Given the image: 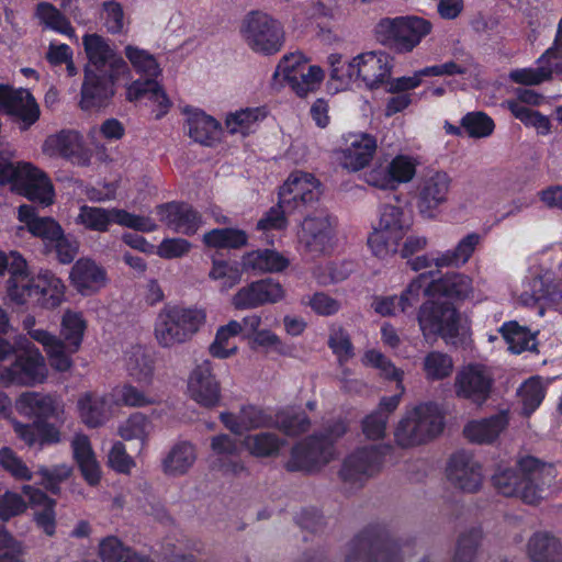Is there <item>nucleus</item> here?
<instances>
[{
    "label": "nucleus",
    "mask_w": 562,
    "mask_h": 562,
    "mask_svg": "<svg viewBox=\"0 0 562 562\" xmlns=\"http://www.w3.org/2000/svg\"><path fill=\"white\" fill-rule=\"evenodd\" d=\"M347 424L333 420L323 430L297 442L285 463L288 471L313 472L336 458L335 442L347 432Z\"/></svg>",
    "instance_id": "nucleus-1"
},
{
    "label": "nucleus",
    "mask_w": 562,
    "mask_h": 562,
    "mask_svg": "<svg viewBox=\"0 0 562 562\" xmlns=\"http://www.w3.org/2000/svg\"><path fill=\"white\" fill-rule=\"evenodd\" d=\"M205 321L202 310L180 305H165L157 314L154 336L162 348H172L189 341Z\"/></svg>",
    "instance_id": "nucleus-2"
},
{
    "label": "nucleus",
    "mask_w": 562,
    "mask_h": 562,
    "mask_svg": "<svg viewBox=\"0 0 562 562\" xmlns=\"http://www.w3.org/2000/svg\"><path fill=\"white\" fill-rule=\"evenodd\" d=\"M0 183L12 188L29 200L42 205L54 201V187L47 175L29 162H12L0 156Z\"/></svg>",
    "instance_id": "nucleus-3"
},
{
    "label": "nucleus",
    "mask_w": 562,
    "mask_h": 562,
    "mask_svg": "<svg viewBox=\"0 0 562 562\" xmlns=\"http://www.w3.org/2000/svg\"><path fill=\"white\" fill-rule=\"evenodd\" d=\"M443 429V417L430 403L419 404L407 411L400 420L394 436L403 448L423 445L437 437Z\"/></svg>",
    "instance_id": "nucleus-4"
},
{
    "label": "nucleus",
    "mask_w": 562,
    "mask_h": 562,
    "mask_svg": "<svg viewBox=\"0 0 562 562\" xmlns=\"http://www.w3.org/2000/svg\"><path fill=\"white\" fill-rule=\"evenodd\" d=\"M431 30L430 21L417 15H406L381 19L374 33L382 45L400 53H409Z\"/></svg>",
    "instance_id": "nucleus-5"
},
{
    "label": "nucleus",
    "mask_w": 562,
    "mask_h": 562,
    "mask_svg": "<svg viewBox=\"0 0 562 562\" xmlns=\"http://www.w3.org/2000/svg\"><path fill=\"white\" fill-rule=\"evenodd\" d=\"M418 323L425 338L439 336L447 344H454L460 334V314L449 302H425L419 307Z\"/></svg>",
    "instance_id": "nucleus-6"
},
{
    "label": "nucleus",
    "mask_w": 562,
    "mask_h": 562,
    "mask_svg": "<svg viewBox=\"0 0 562 562\" xmlns=\"http://www.w3.org/2000/svg\"><path fill=\"white\" fill-rule=\"evenodd\" d=\"M76 223L87 229L101 233L108 232L111 223L147 233L154 232L157 228V225L150 217L136 215L115 207L103 209L89 205H82L79 209Z\"/></svg>",
    "instance_id": "nucleus-7"
},
{
    "label": "nucleus",
    "mask_w": 562,
    "mask_h": 562,
    "mask_svg": "<svg viewBox=\"0 0 562 562\" xmlns=\"http://www.w3.org/2000/svg\"><path fill=\"white\" fill-rule=\"evenodd\" d=\"M24 348H16L24 352L16 357L15 361L0 369V384L31 385L42 382L46 376L45 359L37 348L29 340Z\"/></svg>",
    "instance_id": "nucleus-8"
},
{
    "label": "nucleus",
    "mask_w": 562,
    "mask_h": 562,
    "mask_svg": "<svg viewBox=\"0 0 562 562\" xmlns=\"http://www.w3.org/2000/svg\"><path fill=\"white\" fill-rule=\"evenodd\" d=\"M82 45L88 58L85 70L90 69L94 74L109 75L111 78H120L127 74L126 63L104 37L86 34L82 37Z\"/></svg>",
    "instance_id": "nucleus-9"
},
{
    "label": "nucleus",
    "mask_w": 562,
    "mask_h": 562,
    "mask_svg": "<svg viewBox=\"0 0 562 562\" xmlns=\"http://www.w3.org/2000/svg\"><path fill=\"white\" fill-rule=\"evenodd\" d=\"M393 57L382 50L366 52L347 65L346 76L361 80L367 88L375 89L386 82L392 74Z\"/></svg>",
    "instance_id": "nucleus-10"
},
{
    "label": "nucleus",
    "mask_w": 562,
    "mask_h": 562,
    "mask_svg": "<svg viewBox=\"0 0 562 562\" xmlns=\"http://www.w3.org/2000/svg\"><path fill=\"white\" fill-rule=\"evenodd\" d=\"M244 37L255 50L263 54L279 52L283 42V32L280 24L268 14L250 13L245 20Z\"/></svg>",
    "instance_id": "nucleus-11"
},
{
    "label": "nucleus",
    "mask_w": 562,
    "mask_h": 562,
    "mask_svg": "<svg viewBox=\"0 0 562 562\" xmlns=\"http://www.w3.org/2000/svg\"><path fill=\"white\" fill-rule=\"evenodd\" d=\"M321 196V183L311 173L293 172L280 188V206L288 211L303 212Z\"/></svg>",
    "instance_id": "nucleus-12"
},
{
    "label": "nucleus",
    "mask_w": 562,
    "mask_h": 562,
    "mask_svg": "<svg viewBox=\"0 0 562 562\" xmlns=\"http://www.w3.org/2000/svg\"><path fill=\"white\" fill-rule=\"evenodd\" d=\"M493 382V375L485 366L468 364L456 374L454 392L460 398L482 405L490 397Z\"/></svg>",
    "instance_id": "nucleus-13"
},
{
    "label": "nucleus",
    "mask_w": 562,
    "mask_h": 562,
    "mask_svg": "<svg viewBox=\"0 0 562 562\" xmlns=\"http://www.w3.org/2000/svg\"><path fill=\"white\" fill-rule=\"evenodd\" d=\"M517 464L525 482L522 501L527 504H537L553 483L557 471L553 465L530 456L520 458Z\"/></svg>",
    "instance_id": "nucleus-14"
},
{
    "label": "nucleus",
    "mask_w": 562,
    "mask_h": 562,
    "mask_svg": "<svg viewBox=\"0 0 562 562\" xmlns=\"http://www.w3.org/2000/svg\"><path fill=\"white\" fill-rule=\"evenodd\" d=\"M385 451L387 448L378 447L356 450L342 463L339 472L341 480L351 485L362 484L381 470Z\"/></svg>",
    "instance_id": "nucleus-15"
},
{
    "label": "nucleus",
    "mask_w": 562,
    "mask_h": 562,
    "mask_svg": "<svg viewBox=\"0 0 562 562\" xmlns=\"http://www.w3.org/2000/svg\"><path fill=\"white\" fill-rule=\"evenodd\" d=\"M284 297V290L272 279L254 281L240 288L232 297V305L238 310H251L265 304H272Z\"/></svg>",
    "instance_id": "nucleus-16"
},
{
    "label": "nucleus",
    "mask_w": 562,
    "mask_h": 562,
    "mask_svg": "<svg viewBox=\"0 0 562 562\" xmlns=\"http://www.w3.org/2000/svg\"><path fill=\"white\" fill-rule=\"evenodd\" d=\"M447 476L452 485L469 493L477 492L484 479L480 462L465 451H459L451 457Z\"/></svg>",
    "instance_id": "nucleus-17"
},
{
    "label": "nucleus",
    "mask_w": 562,
    "mask_h": 562,
    "mask_svg": "<svg viewBox=\"0 0 562 562\" xmlns=\"http://www.w3.org/2000/svg\"><path fill=\"white\" fill-rule=\"evenodd\" d=\"M15 408L21 415L36 420L54 418L64 423L66 419L64 402L52 394L24 392L16 398Z\"/></svg>",
    "instance_id": "nucleus-18"
},
{
    "label": "nucleus",
    "mask_w": 562,
    "mask_h": 562,
    "mask_svg": "<svg viewBox=\"0 0 562 562\" xmlns=\"http://www.w3.org/2000/svg\"><path fill=\"white\" fill-rule=\"evenodd\" d=\"M42 150L49 157H63L75 164L87 166L89 156L85 150L83 138L75 130H61L46 137Z\"/></svg>",
    "instance_id": "nucleus-19"
},
{
    "label": "nucleus",
    "mask_w": 562,
    "mask_h": 562,
    "mask_svg": "<svg viewBox=\"0 0 562 562\" xmlns=\"http://www.w3.org/2000/svg\"><path fill=\"white\" fill-rule=\"evenodd\" d=\"M190 397L205 407H213L221 400V385L213 374L211 361L204 360L192 370L188 380Z\"/></svg>",
    "instance_id": "nucleus-20"
},
{
    "label": "nucleus",
    "mask_w": 562,
    "mask_h": 562,
    "mask_svg": "<svg viewBox=\"0 0 562 562\" xmlns=\"http://www.w3.org/2000/svg\"><path fill=\"white\" fill-rule=\"evenodd\" d=\"M451 178L447 172L435 171L427 175L419 183L417 193V207L419 212L428 217L448 201Z\"/></svg>",
    "instance_id": "nucleus-21"
},
{
    "label": "nucleus",
    "mask_w": 562,
    "mask_h": 562,
    "mask_svg": "<svg viewBox=\"0 0 562 562\" xmlns=\"http://www.w3.org/2000/svg\"><path fill=\"white\" fill-rule=\"evenodd\" d=\"M0 105L9 115L21 121L22 130L29 128L40 117L38 105L25 89L13 90L5 86H0Z\"/></svg>",
    "instance_id": "nucleus-22"
},
{
    "label": "nucleus",
    "mask_w": 562,
    "mask_h": 562,
    "mask_svg": "<svg viewBox=\"0 0 562 562\" xmlns=\"http://www.w3.org/2000/svg\"><path fill=\"white\" fill-rule=\"evenodd\" d=\"M335 220L325 211L306 216L301 225L299 238L311 251L323 252L334 236Z\"/></svg>",
    "instance_id": "nucleus-23"
},
{
    "label": "nucleus",
    "mask_w": 562,
    "mask_h": 562,
    "mask_svg": "<svg viewBox=\"0 0 562 562\" xmlns=\"http://www.w3.org/2000/svg\"><path fill=\"white\" fill-rule=\"evenodd\" d=\"M119 79L104 74H94L90 69L85 70L80 108L93 110L106 106L114 95V85Z\"/></svg>",
    "instance_id": "nucleus-24"
},
{
    "label": "nucleus",
    "mask_w": 562,
    "mask_h": 562,
    "mask_svg": "<svg viewBox=\"0 0 562 562\" xmlns=\"http://www.w3.org/2000/svg\"><path fill=\"white\" fill-rule=\"evenodd\" d=\"M70 281L79 293L91 295L105 285L106 273L95 261L81 258L71 268Z\"/></svg>",
    "instance_id": "nucleus-25"
},
{
    "label": "nucleus",
    "mask_w": 562,
    "mask_h": 562,
    "mask_svg": "<svg viewBox=\"0 0 562 562\" xmlns=\"http://www.w3.org/2000/svg\"><path fill=\"white\" fill-rule=\"evenodd\" d=\"M160 221L169 228L184 235H193L201 226V216L192 206L183 203H169L158 207Z\"/></svg>",
    "instance_id": "nucleus-26"
},
{
    "label": "nucleus",
    "mask_w": 562,
    "mask_h": 562,
    "mask_svg": "<svg viewBox=\"0 0 562 562\" xmlns=\"http://www.w3.org/2000/svg\"><path fill=\"white\" fill-rule=\"evenodd\" d=\"M346 562H401V559L395 543L371 544L357 539L349 547Z\"/></svg>",
    "instance_id": "nucleus-27"
},
{
    "label": "nucleus",
    "mask_w": 562,
    "mask_h": 562,
    "mask_svg": "<svg viewBox=\"0 0 562 562\" xmlns=\"http://www.w3.org/2000/svg\"><path fill=\"white\" fill-rule=\"evenodd\" d=\"M507 425V415L499 413L488 418L469 422L463 428V435L473 443L488 445L498 438Z\"/></svg>",
    "instance_id": "nucleus-28"
},
{
    "label": "nucleus",
    "mask_w": 562,
    "mask_h": 562,
    "mask_svg": "<svg viewBox=\"0 0 562 562\" xmlns=\"http://www.w3.org/2000/svg\"><path fill=\"white\" fill-rule=\"evenodd\" d=\"M71 448L85 480L90 485H97L101 479V469L88 436L77 434L71 441Z\"/></svg>",
    "instance_id": "nucleus-29"
},
{
    "label": "nucleus",
    "mask_w": 562,
    "mask_h": 562,
    "mask_svg": "<svg viewBox=\"0 0 562 562\" xmlns=\"http://www.w3.org/2000/svg\"><path fill=\"white\" fill-rule=\"evenodd\" d=\"M430 291L458 301L473 297V280L460 272H450L431 282Z\"/></svg>",
    "instance_id": "nucleus-30"
},
{
    "label": "nucleus",
    "mask_w": 562,
    "mask_h": 562,
    "mask_svg": "<svg viewBox=\"0 0 562 562\" xmlns=\"http://www.w3.org/2000/svg\"><path fill=\"white\" fill-rule=\"evenodd\" d=\"M401 394L382 397L378 408L364 417L362 430L367 438L378 440L384 437L391 414L398 407Z\"/></svg>",
    "instance_id": "nucleus-31"
},
{
    "label": "nucleus",
    "mask_w": 562,
    "mask_h": 562,
    "mask_svg": "<svg viewBox=\"0 0 562 562\" xmlns=\"http://www.w3.org/2000/svg\"><path fill=\"white\" fill-rule=\"evenodd\" d=\"M376 150V140L369 134L355 136L349 147L342 153L344 168L358 171L369 164Z\"/></svg>",
    "instance_id": "nucleus-32"
},
{
    "label": "nucleus",
    "mask_w": 562,
    "mask_h": 562,
    "mask_svg": "<svg viewBox=\"0 0 562 562\" xmlns=\"http://www.w3.org/2000/svg\"><path fill=\"white\" fill-rule=\"evenodd\" d=\"M527 550L531 562H562V542L549 532H536Z\"/></svg>",
    "instance_id": "nucleus-33"
},
{
    "label": "nucleus",
    "mask_w": 562,
    "mask_h": 562,
    "mask_svg": "<svg viewBox=\"0 0 562 562\" xmlns=\"http://www.w3.org/2000/svg\"><path fill=\"white\" fill-rule=\"evenodd\" d=\"M144 98L157 104L158 110L156 119L162 117L171 105L168 97L162 91L158 82L153 79H147L145 81L136 80L127 87L126 99L128 101H137Z\"/></svg>",
    "instance_id": "nucleus-34"
},
{
    "label": "nucleus",
    "mask_w": 562,
    "mask_h": 562,
    "mask_svg": "<svg viewBox=\"0 0 562 562\" xmlns=\"http://www.w3.org/2000/svg\"><path fill=\"white\" fill-rule=\"evenodd\" d=\"M289 261L281 254L272 249H258L249 251L241 257L244 270L256 272H279L286 268Z\"/></svg>",
    "instance_id": "nucleus-35"
},
{
    "label": "nucleus",
    "mask_w": 562,
    "mask_h": 562,
    "mask_svg": "<svg viewBox=\"0 0 562 562\" xmlns=\"http://www.w3.org/2000/svg\"><path fill=\"white\" fill-rule=\"evenodd\" d=\"M285 443L284 439L269 431L248 435L241 441V446L255 458L277 457Z\"/></svg>",
    "instance_id": "nucleus-36"
},
{
    "label": "nucleus",
    "mask_w": 562,
    "mask_h": 562,
    "mask_svg": "<svg viewBox=\"0 0 562 562\" xmlns=\"http://www.w3.org/2000/svg\"><path fill=\"white\" fill-rule=\"evenodd\" d=\"M481 236L476 233L468 234L453 249L441 252L435 258L437 268H459L464 266L480 244Z\"/></svg>",
    "instance_id": "nucleus-37"
},
{
    "label": "nucleus",
    "mask_w": 562,
    "mask_h": 562,
    "mask_svg": "<svg viewBox=\"0 0 562 562\" xmlns=\"http://www.w3.org/2000/svg\"><path fill=\"white\" fill-rule=\"evenodd\" d=\"M77 405L79 416L88 427H99L108 419V402L103 395L87 392Z\"/></svg>",
    "instance_id": "nucleus-38"
},
{
    "label": "nucleus",
    "mask_w": 562,
    "mask_h": 562,
    "mask_svg": "<svg viewBox=\"0 0 562 562\" xmlns=\"http://www.w3.org/2000/svg\"><path fill=\"white\" fill-rule=\"evenodd\" d=\"M211 449L218 457L220 468L224 472L238 474L245 470L241 462L228 460L232 457L238 456L240 451L237 441L228 435L222 434L212 437Z\"/></svg>",
    "instance_id": "nucleus-39"
},
{
    "label": "nucleus",
    "mask_w": 562,
    "mask_h": 562,
    "mask_svg": "<svg viewBox=\"0 0 562 562\" xmlns=\"http://www.w3.org/2000/svg\"><path fill=\"white\" fill-rule=\"evenodd\" d=\"M196 452L194 447L187 441L175 445L164 459L162 469L168 475H183L194 464Z\"/></svg>",
    "instance_id": "nucleus-40"
},
{
    "label": "nucleus",
    "mask_w": 562,
    "mask_h": 562,
    "mask_svg": "<svg viewBox=\"0 0 562 562\" xmlns=\"http://www.w3.org/2000/svg\"><path fill=\"white\" fill-rule=\"evenodd\" d=\"M87 321L81 312L66 310L60 321L61 340L67 344L69 352H77L81 346Z\"/></svg>",
    "instance_id": "nucleus-41"
},
{
    "label": "nucleus",
    "mask_w": 562,
    "mask_h": 562,
    "mask_svg": "<svg viewBox=\"0 0 562 562\" xmlns=\"http://www.w3.org/2000/svg\"><path fill=\"white\" fill-rule=\"evenodd\" d=\"M36 303L45 308L58 307L65 297V285L63 281L52 273L37 274Z\"/></svg>",
    "instance_id": "nucleus-42"
},
{
    "label": "nucleus",
    "mask_w": 562,
    "mask_h": 562,
    "mask_svg": "<svg viewBox=\"0 0 562 562\" xmlns=\"http://www.w3.org/2000/svg\"><path fill=\"white\" fill-rule=\"evenodd\" d=\"M243 333V325L237 321H231L218 327L214 341L210 345V353L218 359H226L234 356L238 347L234 338Z\"/></svg>",
    "instance_id": "nucleus-43"
},
{
    "label": "nucleus",
    "mask_w": 562,
    "mask_h": 562,
    "mask_svg": "<svg viewBox=\"0 0 562 562\" xmlns=\"http://www.w3.org/2000/svg\"><path fill=\"white\" fill-rule=\"evenodd\" d=\"M187 124L189 136L200 144L211 146L218 139V123L203 112L190 114Z\"/></svg>",
    "instance_id": "nucleus-44"
},
{
    "label": "nucleus",
    "mask_w": 562,
    "mask_h": 562,
    "mask_svg": "<svg viewBox=\"0 0 562 562\" xmlns=\"http://www.w3.org/2000/svg\"><path fill=\"white\" fill-rule=\"evenodd\" d=\"M126 370L138 383L151 382L155 371V362L151 356L143 347H133L126 355Z\"/></svg>",
    "instance_id": "nucleus-45"
},
{
    "label": "nucleus",
    "mask_w": 562,
    "mask_h": 562,
    "mask_svg": "<svg viewBox=\"0 0 562 562\" xmlns=\"http://www.w3.org/2000/svg\"><path fill=\"white\" fill-rule=\"evenodd\" d=\"M99 557L103 562H153L135 554L115 536H109L100 541Z\"/></svg>",
    "instance_id": "nucleus-46"
},
{
    "label": "nucleus",
    "mask_w": 562,
    "mask_h": 562,
    "mask_svg": "<svg viewBox=\"0 0 562 562\" xmlns=\"http://www.w3.org/2000/svg\"><path fill=\"white\" fill-rule=\"evenodd\" d=\"M482 539L483 532L476 527L460 532L456 541L452 562H476Z\"/></svg>",
    "instance_id": "nucleus-47"
},
{
    "label": "nucleus",
    "mask_w": 562,
    "mask_h": 562,
    "mask_svg": "<svg viewBox=\"0 0 562 562\" xmlns=\"http://www.w3.org/2000/svg\"><path fill=\"white\" fill-rule=\"evenodd\" d=\"M404 237L403 234L373 228L368 237V246L376 258L389 259L398 252L400 241Z\"/></svg>",
    "instance_id": "nucleus-48"
},
{
    "label": "nucleus",
    "mask_w": 562,
    "mask_h": 562,
    "mask_svg": "<svg viewBox=\"0 0 562 562\" xmlns=\"http://www.w3.org/2000/svg\"><path fill=\"white\" fill-rule=\"evenodd\" d=\"M501 333L508 345V349L514 353H520L526 350L533 351L537 347V340L533 334L526 327L519 326L516 322H509L501 327Z\"/></svg>",
    "instance_id": "nucleus-49"
},
{
    "label": "nucleus",
    "mask_w": 562,
    "mask_h": 562,
    "mask_svg": "<svg viewBox=\"0 0 562 562\" xmlns=\"http://www.w3.org/2000/svg\"><path fill=\"white\" fill-rule=\"evenodd\" d=\"M411 226V220L401 206L385 204L381 207L379 221L373 228L406 235Z\"/></svg>",
    "instance_id": "nucleus-50"
},
{
    "label": "nucleus",
    "mask_w": 562,
    "mask_h": 562,
    "mask_svg": "<svg viewBox=\"0 0 562 562\" xmlns=\"http://www.w3.org/2000/svg\"><path fill=\"white\" fill-rule=\"evenodd\" d=\"M494 487L506 497H519L522 499L524 477L517 465V469H499L493 475Z\"/></svg>",
    "instance_id": "nucleus-51"
},
{
    "label": "nucleus",
    "mask_w": 562,
    "mask_h": 562,
    "mask_svg": "<svg viewBox=\"0 0 562 562\" xmlns=\"http://www.w3.org/2000/svg\"><path fill=\"white\" fill-rule=\"evenodd\" d=\"M327 344L333 353L337 357L339 364L348 362L356 356L351 336L348 330L340 325H333L329 328Z\"/></svg>",
    "instance_id": "nucleus-52"
},
{
    "label": "nucleus",
    "mask_w": 562,
    "mask_h": 562,
    "mask_svg": "<svg viewBox=\"0 0 562 562\" xmlns=\"http://www.w3.org/2000/svg\"><path fill=\"white\" fill-rule=\"evenodd\" d=\"M206 246L213 248H240L247 244V235L241 229H213L203 236Z\"/></svg>",
    "instance_id": "nucleus-53"
},
{
    "label": "nucleus",
    "mask_w": 562,
    "mask_h": 562,
    "mask_svg": "<svg viewBox=\"0 0 562 562\" xmlns=\"http://www.w3.org/2000/svg\"><path fill=\"white\" fill-rule=\"evenodd\" d=\"M41 345L47 355L52 368L59 372H66L71 368L72 360L70 356L74 352H69L64 340L50 334L49 339Z\"/></svg>",
    "instance_id": "nucleus-54"
},
{
    "label": "nucleus",
    "mask_w": 562,
    "mask_h": 562,
    "mask_svg": "<svg viewBox=\"0 0 562 562\" xmlns=\"http://www.w3.org/2000/svg\"><path fill=\"white\" fill-rule=\"evenodd\" d=\"M324 79V71L318 66H308L290 77L286 81L291 89L299 95L305 97L316 90Z\"/></svg>",
    "instance_id": "nucleus-55"
},
{
    "label": "nucleus",
    "mask_w": 562,
    "mask_h": 562,
    "mask_svg": "<svg viewBox=\"0 0 562 562\" xmlns=\"http://www.w3.org/2000/svg\"><path fill=\"white\" fill-rule=\"evenodd\" d=\"M423 370L429 381L443 380L452 373V358L440 351H431L424 358Z\"/></svg>",
    "instance_id": "nucleus-56"
},
{
    "label": "nucleus",
    "mask_w": 562,
    "mask_h": 562,
    "mask_svg": "<svg viewBox=\"0 0 562 562\" xmlns=\"http://www.w3.org/2000/svg\"><path fill=\"white\" fill-rule=\"evenodd\" d=\"M279 430L288 436H296L310 429L311 422L304 412L284 409L276 415L272 422Z\"/></svg>",
    "instance_id": "nucleus-57"
},
{
    "label": "nucleus",
    "mask_w": 562,
    "mask_h": 562,
    "mask_svg": "<svg viewBox=\"0 0 562 562\" xmlns=\"http://www.w3.org/2000/svg\"><path fill=\"white\" fill-rule=\"evenodd\" d=\"M36 15L46 27L68 36H74L75 30L69 20L53 4L48 2L38 3Z\"/></svg>",
    "instance_id": "nucleus-58"
},
{
    "label": "nucleus",
    "mask_w": 562,
    "mask_h": 562,
    "mask_svg": "<svg viewBox=\"0 0 562 562\" xmlns=\"http://www.w3.org/2000/svg\"><path fill=\"white\" fill-rule=\"evenodd\" d=\"M7 293L9 299L20 305L26 304L30 300L36 301L37 276L19 279H8Z\"/></svg>",
    "instance_id": "nucleus-59"
},
{
    "label": "nucleus",
    "mask_w": 562,
    "mask_h": 562,
    "mask_svg": "<svg viewBox=\"0 0 562 562\" xmlns=\"http://www.w3.org/2000/svg\"><path fill=\"white\" fill-rule=\"evenodd\" d=\"M522 412L529 416L541 404L544 397V385L539 376L528 379L518 390Z\"/></svg>",
    "instance_id": "nucleus-60"
},
{
    "label": "nucleus",
    "mask_w": 562,
    "mask_h": 562,
    "mask_svg": "<svg viewBox=\"0 0 562 562\" xmlns=\"http://www.w3.org/2000/svg\"><path fill=\"white\" fill-rule=\"evenodd\" d=\"M151 422L142 413L132 414L119 428L124 440H138L144 442L151 432Z\"/></svg>",
    "instance_id": "nucleus-61"
},
{
    "label": "nucleus",
    "mask_w": 562,
    "mask_h": 562,
    "mask_svg": "<svg viewBox=\"0 0 562 562\" xmlns=\"http://www.w3.org/2000/svg\"><path fill=\"white\" fill-rule=\"evenodd\" d=\"M125 55L133 68L137 72L147 76L148 79L157 77L160 74V67L156 58L148 52L128 45L125 47Z\"/></svg>",
    "instance_id": "nucleus-62"
},
{
    "label": "nucleus",
    "mask_w": 562,
    "mask_h": 562,
    "mask_svg": "<svg viewBox=\"0 0 562 562\" xmlns=\"http://www.w3.org/2000/svg\"><path fill=\"white\" fill-rule=\"evenodd\" d=\"M243 270V267L239 268L236 263L218 260L213 262L209 277L220 281L222 289L228 290L241 281Z\"/></svg>",
    "instance_id": "nucleus-63"
},
{
    "label": "nucleus",
    "mask_w": 562,
    "mask_h": 562,
    "mask_svg": "<svg viewBox=\"0 0 562 562\" xmlns=\"http://www.w3.org/2000/svg\"><path fill=\"white\" fill-rule=\"evenodd\" d=\"M462 127L471 137H486L493 133L494 122L483 112L468 113L461 121Z\"/></svg>",
    "instance_id": "nucleus-64"
}]
</instances>
